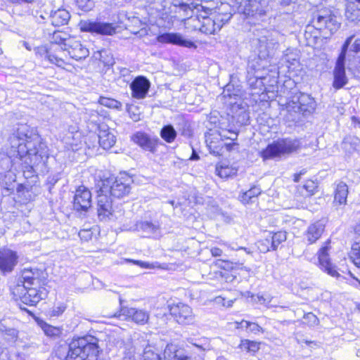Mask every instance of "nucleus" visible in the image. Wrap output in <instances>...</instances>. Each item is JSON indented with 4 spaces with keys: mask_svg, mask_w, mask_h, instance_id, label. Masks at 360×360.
Here are the masks:
<instances>
[{
    "mask_svg": "<svg viewBox=\"0 0 360 360\" xmlns=\"http://www.w3.org/2000/svg\"><path fill=\"white\" fill-rule=\"evenodd\" d=\"M63 50L67 51L69 56L76 60L85 59L89 55V49L75 37L69 38L65 44Z\"/></svg>",
    "mask_w": 360,
    "mask_h": 360,
    "instance_id": "obj_17",
    "label": "nucleus"
},
{
    "mask_svg": "<svg viewBox=\"0 0 360 360\" xmlns=\"http://www.w3.org/2000/svg\"><path fill=\"white\" fill-rule=\"evenodd\" d=\"M141 360H162L160 355L154 352L150 347L144 349Z\"/></svg>",
    "mask_w": 360,
    "mask_h": 360,
    "instance_id": "obj_53",
    "label": "nucleus"
},
{
    "mask_svg": "<svg viewBox=\"0 0 360 360\" xmlns=\"http://www.w3.org/2000/svg\"><path fill=\"white\" fill-rule=\"evenodd\" d=\"M150 82L144 76L136 77L130 84L131 95L136 99L144 98L150 89Z\"/></svg>",
    "mask_w": 360,
    "mask_h": 360,
    "instance_id": "obj_23",
    "label": "nucleus"
},
{
    "mask_svg": "<svg viewBox=\"0 0 360 360\" xmlns=\"http://www.w3.org/2000/svg\"><path fill=\"white\" fill-rule=\"evenodd\" d=\"M282 105L285 106V120L295 123L300 122L303 117L312 115L317 105L311 95L302 92L295 94L290 100Z\"/></svg>",
    "mask_w": 360,
    "mask_h": 360,
    "instance_id": "obj_2",
    "label": "nucleus"
},
{
    "mask_svg": "<svg viewBox=\"0 0 360 360\" xmlns=\"http://www.w3.org/2000/svg\"><path fill=\"white\" fill-rule=\"evenodd\" d=\"M299 60L300 53L297 49L288 48L285 51L283 60L288 64V68L295 66L296 64L299 63Z\"/></svg>",
    "mask_w": 360,
    "mask_h": 360,
    "instance_id": "obj_38",
    "label": "nucleus"
},
{
    "mask_svg": "<svg viewBox=\"0 0 360 360\" xmlns=\"http://www.w3.org/2000/svg\"><path fill=\"white\" fill-rule=\"evenodd\" d=\"M127 262H131L134 264L138 265L143 269H155L156 267H160V265L158 262L155 263H149L141 260H134V259H127Z\"/></svg>",
    "mask_w": 360,
    "mask_h": 360,
    "instance_id": "obj_56",
    "label": "nucleus"
},
{
    "mask_svg": "<svg viewBox=\"0 0 360 360\" xmlns=\"http://www.w3.org/2000/svg\"><path fill=\"white\" fill-rule=\"evenodd\" d=\"M129 117L134 122H138L140 120V115L139 113H135L129 110Z\"/></svg>",
    "mask_w": 360,
    "mask_h": 360,
    "instance_id": "obj_64",
    "label": "nucleus"
},
{
    "mask_svg": "<svg viewBox=\"0 0 360 360\" xmlns=\"http://www.w3.org/2000/svg\"><path fill=\"white\" fill-rule=\"evenodd\" d=\"M91 138L98 140L100 146L105 150L112 148L116 142L115 136L110 131L106 126L99 127L98 134H93Z\"/></svg>",
    "mask_w": 360,
    "mask_h": 360,
    "instance_id": "obj_29",
    "label": "nucleus"
},
{
    "mask_svg": "<svg viewBox=\"0 0 360 360\" xmlns=\"http://www.w3.org/2000/svg\"><path fill=\"white\" fill-rule=\"evenodd\" d=\"M99 54V60L103 63L105 66H112L115 63V59L106 50H102L98 53Z\"/></svg>",
    "mask_w": 360,
    "mask_h": 360,
    "instance_id": "obj_51",
    "label": "nucleus"
},
{
    "mask_svg": "<svg viewBox=\"0 0 360 360\" xmlns=\"http://www.w3.org/2000/svg\"><path fill=\"white\" fill-rule=\"evenodd\" d=\"M348 41L346 43L343 48V50L339 54L335 66L333 70V86L335 89H340L346 85L348 82L347 77L345 73V65H346V51Z\"/></svg>",
    "mask_w": 360,
    "mask_h": 360,
    "instance_id": "obj_10",
    "label": "nucleus"
},
{
    "mask_svg": "<svg viewBox=\"0 0 360 360\" xmlns=\"http://www.w3.org/2000/svg\"><path fill=\"white\" fill-rule=\"evenodd\" d=\"M172 4L176 7H179L181 10L186 13V15H188V11L192 13L204 12L205 14H208L213 9L212 7L195 2L193 0H172Z\"/></svg>",
    "mask_w": 360,
    "mask_h": 360,
    "instance_id": "obj_21",
    "label": "nucleus"
},
{
    "mask_svg": "<svg viewBox=\"0 0 360 360\" xmlns=\"http://www.w3.org/2000/svg\"><path fill=\"white\" fill-rule=\"evenodd\" d=\"M231 17L232 15L229 12L221 13L215 11L211 13L210 15H203L200 12L196 13L195 17L191 16L188 19V23L195 30H199L205 34H214L230 20Z\"/></svg>",
    "mask_w": 360,
    "mask_h": 360,
    "instance_id": "obj_4",
    "label": "nucleus"
},
{
    "mask_svg": "<svg viewBox=\"0 0 360 360\" xmlns=\"http://www.w3.org/2000/svg\"><path fill=\"white\" fill-rule=\"evenodd\" d=\"M222 95L225 98V102L231 105L232 108L236 107L239 108V106L241 105L240 98L242 92L239 86L234 87L231 84H226Z\"/></svg>",
    "mask_w": 360,
    "mask_h": 360,
    "instance_id": "obj_28",
    "label": "nucleus"
},
{
    "mask_svg": "<svg viewBox=\"0 0 360 360\" xmlns=\"http://www.w3.org/2000/svg\"><path fill=\"white\" fill-rule=\"evenodd\" d=\"M326 227V221L320 219L311 224L304 232V239L309 243H314L322 236Z\"/></svg>",
    "mask_w": 360,
    "mask_h": 360,
    "instance_id": "obj_27",
    "label": "nucleus"
},
{
    "mask_svg": "<svg viewBox=\"0 0 360 360\" xmlns=\"http://www.w3.org/2000/svg\"><path fill=\"white\" fill-rule=\"evenodd\" d=\"M271 239V245L273 246V250H276L279 245L287 239L286 232L278 231L276 233L269 232Z\"/></svg>",
    "mask_w": 360,
    "mask_h": 360,
    "instance_id": "obj_43",
    "label": "nucleus"
},
{
    "mask_svg": "<svg viewBox=\"0 0 360 360\" xmlns=\"http://www.w3.org/2000/svg\"><path fill=\"white\" fill-rule=\"evenodd\" d=\"M269 0H246L243 13L248 16H262L268 10Z\"/></svg>",
    "mask_w": 360,
    "mask_h": 360,
    "instance_id": "obj_22",
    "label": "nucleus"
},
{
    "mask_svg": "<svg viewBox=\"0 0 360 360\" xmlns=\"http://www.w3.org/2000/svg\"><path fill=\"white\" fill-rule=\"evenodd\" d=\"M258 249L261 252H267L270 250H273V246L271 245V239L268 233L265 238L259 240L257 243Z\"/></svg>",
    "mask_w": 360,
    "mask_h": 360,
    "instance_id": "obj_46",
    "label": "nucleus"
},
{
    "mask_svg": "<svg viewBox=\"0 0 360 360\" xmlns=\"http://www.w3.org/2000/svg\"><path fill=\"white\" fill-rule=\"evenodd\" d=\"M348 194V187L344 181H340L336 188L334 202L339 205L345 204Z\"/></svg>",
    "mask_w": 360,
    "mask_h": 360,
    "instance_id": "obj_39",
    "label": "nucleus"
},
{
    "mask_svg": "<svg viewBox=\"0 0 360 360\" xmlns=\"http://www.w3.org/2000/svg\"><path fill=\"white\" fill-rule=\"evenodd\" d=\"M0 360H12V356L7 348L0 347Z\"/></svg>",
    "mask_w": 360,
    "mask_h": 360,
    "instance_id": "obj_58",
    "label": "nucleus"
},
{
    "mask_svg": "<svg viewBox=\"0 0 360 360\" xmlns=\"http://www.w3.org/2000/svg\"><path fill=\"white\" fill-rule=\"evenodd\" d=\"M164 360H192L174 345H167L164 350Z\"/></svg>",
    "mask_w": 360,
    "mask_h": 360,
    "instance_id": "obj_32",
    "label": "nucleus"
},
{
    "mask_svg": "<svg viewBox=\"0 0 360 360\" xmlns=\"http://www.w3.org/2000/svg\"><path fill=\"white\" fill-rule=\"evenodd\" d=\"M302 183L297 187V191L301 195L309 197L317 192V181H302Z\"/></svg>",
    "mask_w": 360,
    "mask_h": 360,
    "instance_id": "obj_37",
    "label": "nucleus"
},
{
    "mask_svg": "<svg viewBox=\"0 0 360 360\" xmlns=\"http://www.w3.org/2000/svg\"><path fill=\"white\" fill-rule=\"evenodd\" d=\"M81 177L89 180H110L109 177L104 175L103 171L98 170L94 167H90L82 171Z\"/></svg>",
    "mask_w": 360,
    "mask_h": 360,
    "instance_id": "obj_36",
    "label": "nucleus"
},
{
    "mask_svg": "<svg viewBox=\"0 0 360 360\" xmlns=\"http://www.w3.org/2000/svg\"><path fill=\"white\" fill-rule=\"evenodd\" d=\"M65 307L64 305H60L59 307H56L53 308L52 311L53 316H59L65 311Z\"/></svg>",
    "mask_w": 360,
    "mask_h": 360,
    "instance_id": "obj_62",
    "label": "nucleus"
},
{
    "mask_svg": "<svg viewBox=\"0 0 360 360\" xmlns=\"http://www.w3.org/2000/svg\"><path fill=\"white\" fill-rule=\"evenodd\" d=\"M360 142L359 139L356 137H347L345 138L342 143L346 146L347 143L358 145Z\"/></svg>",
    "mask_w": 360,
    "mask_h": 360,
    "instance_id": "obj_60",
    "label": "nucleus"
},
{
    "mask_svg": "<svg viewBox=\"0 0 360 360\" xmlns=\"http://www.w3.org/2000/svg\"><path fill=\"white\" fill-rule=\"evenodd\" d=\"M70 18L69 12L65 9H58L50 15L51 23L55 27L66 25Z\"/></svg>",
    "mask_w": 360,
    "mask_h": 360,
    "instance_id": "obj_34",
    "label": "nucleus"
},
{
    "mask_svg": "<svg viewBox=\"0 0 360 360\" xmlns=\"http://www.w3.org/2000/svg\"><path fill=\"white\" fill-rule=\"evenodd\" d=\"M304 319L308 321L311 325H316L318 323V319L313 313H307L304 316Z\"/></svg>",
    "mask_w": 360,
    "mask_h": 360,
    "instance_id": "obj_59",
    "label": "nucleus"
},
{
    "mask_svg": "<svg viewBox=\"0 0 360 360\" xmlns=\"http://www.w3.org/2000/svg\"><path fill=\"white\" fill-rule=\"evenodd\" d=\"M100 103L105 107L112 109L121 110L122 103L119 101L107 97H101Z\"/></svg>",
    "mask_w": 360,
    "mask_h": 360,
    "instance_id": "obj_48",
    "label": "nucleus"
},
{
    "mask_svg": "<svg viewBox=\"0 0 360 360\" xmlns=\"http://www.w3.org/2000/svg\"><path fill=\"white\" fill-rule=\"evenodd\" d=\"M127 230L136 231L146 234L147 236H158L160 234V226L158 221H139Z\"/></svg>",
    "mask_w": 360,
    "mask_h": 360,
    "instance_id": "obj_24",
    "label": "nucleus"
},
{
    "mask_svg": "<svg viewBox=\"0 0 360 360\" xmlns=\"http://www.w3.org/2000/svg\"><path fill=\"white\" fill-rule=\"evenodd\" d=\"M261 193V190L257 186L250 188L248 191L242 193L240 196V200L243 204L249 203L252 198L257 197Z\"/></svg>",
    "mask_w": 360,
    "mask_h": 360,
    "instance_id": "obj_45",
    "label": "nucleus"
},
{
    "mask_svg": "<svg viewBox=\"0 0 360 360\" xmlns=\"http://www.w3.org/2000/svg\"><path fill=\"white\" fill-rule=\"evenodd\" d=\"M345 17L351 22L360 21V0H345Z\"/></svg>",
    "mask_w": 360,
    "mask_h": 360,
    "instance_id": "obj_31",
    "label": "nucleus"
},
{
    "mask_svg": "<svg viewBox=\"0 0 360 360\" xmlns=\"http://www.w3.org/2000/svg\"><path fill=\"white\" fill-rule=\"evenodd\" d=\"M311 23L316 30H328L330 33L335 32L340 25L336 17L328 10H321L314 13Z\"/></svg>",
    "mask_w": 360,
    "mask_h": 360,
    "instance_id": "obj_9",
    "label": "nucleus"
},
{
    "mask_svg": "<svg viewBox=\"0 0 360 360\" xmlns=\"http://www.w3.org/2000/svg\"><path fill=\"white\" fill-rule=\"evenodd\" d=\"M160 136L165 141L171 143L176 139L177 132L173 125L169 124L162 127Z\"/></svg>",
    "mask_w": 360,
    "mask_h": 360,
    "instance_id": "obj_40",
    "label": "nucleus"
},
{
    "mask_svg": "<svg viewBox=\"0 0 360 360\" xmlns=\"http://www.w3.org/2000/svg\"><path fill=\"white\" fill-rule=\"evenodd\" d=\"M97 213L98 218L102 221L110 220L112 219L114 215L112 200L103 192L98 191Z\"/></svg>",
    "mask_w": 360,
    "mask_h": 360,
    "instance_id": "obj_15",
    "label": "nucleus"
},
{
    "mask_svg": "<svg viewBox=\"0 0 360 360\" xmlns=\"http://www.w3.org/2000/svg\"><path fill=\"white\" fill-rule=\"evenodd\" d=\"M350 258L354 264L360 268V242L352 245L350 251Z\"/></svg>",
    "mask_w": 360,
    "mask_h": 360,
    "instance_id": "obj_50",
    "label": "nucleus"
},
{
    "mask_svg": "<svg viewBox=\"0 0 360 360\" xmlns=\"http://www.w3.org/2000/svg\"><path fill=\"white\" fill-rule=\"evenodd\" d=\"M6 169L12 162L25 164L23 176H34V167L44 163L49 158V149L37 131L27 124H18L8 136L5 146Z\"/></svg>",
    "mask_w": 360,
    "mask_h": 360,
    "instance_id": "obj_1",
    "label": "nucleus"
},
{
    "mask_svg": "<svg viewBox=\"0 0 360 360\" xmlns=\"http://www.w3.org/2000/svg\"><path fill=\"white\" fill-rule=\"evenodd\" d=\"M10 289L15 300H20L30 306L36 305L40 300L45 299L48 294L44 287H27L20 283L11 285Z\"/></svg>",
    "mask_w": 360,
    "mask_h": 360,
    "instance_id": "obj_6",
    "label": "nucleus"
},
{
    "mask_svg": "<svg viewBox=\"0 0 360 360\" xmlns=\"http://www.w3.org/2000/svg\"><path fill=\"white\" fill-rule=\"evenodd\" d=\"M45 59L60 68H63L65 65V62L63 59L49 51H46Z\"/></svg>",
    "mask_w": 360,
    "mask_h": 360,
    "instance_id": "obj_52",
    "label": "nucleus"
},
{
    "mask_svg": "<svg viewBox=\"0 0 360 360\" xmlns=\"http://www.w3.org/2000/svg\"><path fill=\"white\" fill-rule=\"evenodd\" d=\"M141 349H138L136 345L131 342H128L124 345L123 350L122 360H136L137 356L141 359L143 354H140ZM144 350L143 351V354ZM141 360V359H139Z\"/></svg>",
    "mask_w": 360,
    "mask_h": 360,
    "instance_id": "obj_35",
    "label": "nucleus"
},
{
    "mask_svg": "<svg viewBox=\"0 0 360 360\" xmlns=\"http://www.w3.org/2000/svg\"><path fill=\"white\" fill-rule=\"evenodd\" d=\"M300 148V141L296 139H281L269 144L261 151V157L264 160L279 158L285 154H290Z\"/></svg>",
    "mask_w": 360,
    "mask_h": 360,
    "instance_id": "obj_7",
    "label": "nucleus"
},
{
    "mask_svg": "<svg viewBox=\"0 0 360 360\" xmlns=\"http://www.w3.org/2000/svg\"><path fill=\"white\" fill-rule=\"evenodd\" d=\"M46 273L42 270L31 268L25 269L22 271L20 279L17 283L27 285V287H43L46 278Z\"/></svg>",
    "mask_w": 360,
    "mask_h": 360,
    "instance_id": "obj_12",
    "label": "nucleus"
},
{
    "mask_svg": "<svg viewBox=\"0 0 360 360\" xmlns=\"http://www.w3.org/2000/svg\"><path fill=\"white\" fill-rule=\"evenodd\" d=\"M157 40L160 43L171 44L186 48H194L197 46L191 40L185 39L179 33L165 32L157 37Z\"/></svg>",
    "mask_w": 360,
    "mask_h": 360,
    "instance_id": "obj_18",
    "label": "nucleus"
},
{
    "mask_svg": "<svg viewBox=\"0 0 360 360\" xmlns=\"http://www.w3.org/2000/svg\"><path fill=\"white\" fill-rule=\"evenodd\" d=\"M91 206V193L83 186H79L75 191L73 201L74 209L77 212H86Z\"/></svg>",
    "mask_w": 360,
    "mask_h": 360,
    "instance_id": "obj_16",
    "label": "nucleus"
},
{
    "mask_svg": "<svg viewBox=\"0 0 360 360\" xmlns=\"http://www.w3.org/2000/svg\"><path fill=\"white\" fill-rule=\"evenodd\" d=\"M98 340L94 336L73 339L69 345L67 360H97Z\"/></svg>",
    "mask_w": 360,
    "mask_h": 360,
    "instance_id": "obj_3",
    "label": "nucleus"
},
{
    "mask_svg": "<svg viewBox=\"0 0 360 360\" xmlns=\"http://www.w3.org/2000/svg\"><path fill=\"white\" fill-rule=\"evenodd\" d=\"M132 178H133V174H131V173L127 172H120V176H116L115 178V180H122V179H132Z\"/></svg>",
    "mask_w": 360,
    "mask_h": 360,
    "instance_id": "obj_61",
    "label": "nucleus"
},
{
    "mask_svg": "<svg viewBox=\"0 0 360 360\" xmlns=\"http://www.w3.org/2000/svg\"><path fill=\"white\" fill-rule=\"evenodd\" d=\"M131 140L143 150L155 153L159 139L151 138L148 134L143 131H137L131 136Z\"/></svg>",
    "mask_w": 360,
    "mask_h": 360,
    "instance_id": "obj_19",
    "label": "nucleus"
},
{
    "mask_svg": "<svg viewBox=\"0 0 360 360\" xmlns=\"http://www.w3.org/2000/svg\"><path fill=\"white\" fill-rule=\"evenodd\" d=\"M169 313L179 324L189 325L195 321L192 309L187 304L179 302L169 305Z\"/></svg>",
    "mask_w": 360,
    "mask_h": 360,
    "instance_id": "obj_11",
    "label": "nucleus"
},
{
    "mask_svg": "<svg viewBox=\"0 0 360 360\" xmlns=\"http://www.w3.org/2000/svg\"><path fill=\"white\" fill-rule=\"evenodd\" d=\"M348 41L346 51V61H348L347 68L351 69L352 60L355 58V54L360 52V39H356L354 40V37H348L342 46L341 51L343 50L344 46Z\"/></svg>",
    "mask_w": 360,
    "mask_h": 360,
    "instance_id": "obj_30",
    "label": "nucleus"
},
{
    "mask_svg": "<svg viewBox=\"0 0 360 360\" xmlns=\"http://www.w3.org/2000/svg\"><path fill=\"white\" fill-rule=\"evenodd\" d=\"M329 245L330 242H326L325 245L320 248L317 253L319 266L322 271L327 273L330 276L338 278L340 276V274L338 272L336 266L330 262L328 253L330 249Z\"/></svg>",
    "mask_w": 360,
    "mask_h": 360,
    "instance_id": "obj_14",
    "label": "nucleus"
},
{
    "mask_svg": "<svg viewBox=\"0 0 360 360\" xmlns=\"http://www.w3.org/2000/svg\"><path fill=\"white\" fill-rule=\"evenodd\" d=\"M266 59H260L258 56L250 59L248 61L247 67V77L249 82L252 79H265L264 72L266 66Z\"/></svg>",
    "mask_w": 360,
    "mask_h": 360,
    "instance_id": "obj_20",
    "label": "nucleus"
},
{
    "mask_svg": "<svg viewBox=\"0 0 360 360\" xmlns=\"http://www.w3.org/2000/svg\"><path fill=\"white\" fill-rule=\"evenodd\" d=\"M217 135L219 138L220 141L224 139H230L231 141H234L238 137V133L231 129H222L221 131H219Z\"/></svg>",
    "mask_w": 360,
    "mask_h": 360,
    "instance_id": "obj_54",
    "label": "nucleus"
},
{
    "mask_svg": "<svg viewBox=\"0 0 360 360\" xmlns=\"http://www.w3.org/2000/svg\"><path fill=\"white\" fill-rule=\"evenodd\" d=\"M188 341L195 347L202 352L210 351L212 349V347L210 344V340L205 337H202L196 340L190 338Z\"/></svg>",
    "mask_w": 360,
    "mask_h": 360,
    "instance_id": "obj_41",
    "label": "nucleus"
},
{
    "mask_svg": "<svg viewBox=\"0 0 360 360\" xmlns=\"http://www.w3.org/2000/svg\"><path fill=\"white\" fill-rule=\"evenodd\" d=\"M239 347L241 350L250 353H255L259 349V342L249 340H242Z\"/></svg>",
    "mask_w": 360,
    "mask_h": 360,
    "instance_id": "obj_44",
    "label": "nucleus"
},
{
    "mask_svg": "<svg viewBox=\"0 0 360 360\" xmlns=\"http://www.w3.org/2000/svg\"><path fill=\"white\" fill-rule=\"evenodd\" d=\"M216 172L217 175L221 178H228L231 177V174H235L236 172H233V169L229 167H220L216 168Z\"/></svg>",
    "mask_w": 360,
    "mask_h": 360,
    "instance_id": "obj_57",
    "label": "nucleus"
},
{
    "mask_svg": "<svg viewBox=\"0 0 360 360\" xmlns=\"http://www.w3.org/2000/svg\"><path fill=\"white\" fill-rule=\"evenodd\" d=\"M79 26L82 32L106 36L114 35L117 28L113 23L93 20H82Z\"/></svg>",
    "mask_w": 360,
    "mask_h": 360,
    "instance_id": "obj_8",
    "label": "nucleus"
},
{
    "mask_svg": "<svg viewBox=\"0 0 360 360\" xmlns=\"http://www.w3.org/2000/svg\"><path fill=\"white\" fill-rule=\"evenodd\" d=\"M210 252L213 257H219L222 255V250L217 247L212 248Z\"/></svg>",
    "mask_w": 360,
    "mask_h": 360,
    "instance_id": "obj_63",
    "label": "nucleus"
},
{
    "mask_svg": "<svg viewBox=\"0 0 360 360\" xmlns=\"http://www.w3.org/2000/svg\"><path fill=\"white\" fill-rule=\"evenodd\" d=\"M120 316L130 319L138 324H145L149 319V314L144 310L136 308L123 307L121 309Z\"/></svg>",
    "mask_w": 360,
    "mask_h": 360,
    "instance_id": "obj_26",
    "label": "nucleus"
},
{
    "mask_svg": "<svg viewBox=\"0 0 360 360\" xmlns=\"http://www.w3.org/2000/svg\"><path fill=\"white\" fill-rule=\"evenodd\" d=\"M18 262L16 252L11 250L0 251V271L6 274L11 272Z\"/></svg>",
    "mask_w": 360,
    "mask_h": 360,
    "instance_id": "obj_25",
    "label": "nucleus"
},
{
    "mask_svg": "<svg viewBox=\"0 0 360 360\" xmlns=\"http://www.w3.org/2000/svg\"><path fill=\"white\" fill-rule=\"evenodd\" d=\"M179 131L181 134L185 137L189 138L193 135V131L191 128L190 124L186 121H182L179 124Z\"/></svg>",
    "mask_w": 360,
    "mask_h": 360,
    "instance_id": "obj_55",
    "label": "nucleus"
},
{
    "mask_svg": "<svg viewBox=\"0 0 360 360\" xmlns=\"http://www.w3.org/2000/svg\"><path fill=\"white\" fill-rule=\"evenodd\" d=\"M251 41L253 51L260 59H266L274 55L279 44L274 34L266 29H256Z\"/></svg>",
    "mask_w": 360,
    "mask_h": 360,
    "instance_id": "obj_5",
    "label": "nucleus"
},
{
    "mask_svg": "<svg viewBox=\"0 0 360 360\" xmlns=\"http://www.w3.org/2000/svg\"><path fill=\"white\" fill-rule=\"evenodd\" d=\"M236 325L237 328H245L248 331L253 333L255 334H257L260 332H263L262 328L261 326H259L256 323L249 322V321L243 320L240 322H236Z\"/></svg>",
    "mask_w": 360,
    "mask_h": 360,
    "instance_id": "obj_42",
    "label": "nucleus"
},
{
    "mask_svg": "<svg viewBox=\"0 0 360 360\" xmlns=\"http://www.w3.org/2000/svg\"><path fill=\"white\" fill-rule=\"evenodd\" d=\"M219 138L215 132H209L205 134V142L210 149V152L214 155H219L222 149V143L219 141Z\"/></svg>",
    "mask_w": 360,
    "mask_h": 360,
    "instance_id": "obj_33",
    "label": "nucleus"
},
{
    "mask_svg": "<svg viewBox=\"0 0 360 360\" xmlns=\"http://www.w3.org/2000/svg\"><path fill=\"white\" fill-rule=\"evenodd\" d=\"M41 328L45 335L51 338L58 337L61 333L59 328L52 326L46 323H41Z\"/></svg>",
    "mask_w": 360,
    "mask_h": 360,
    "instance_id": "obj_47",
    "label": "nucleus"
},
{
    "mask_svg": "<svg viewBox=\"0 0 360 360\" xmlns=\"http://www.w3.org/2000/svg\"><path fill=\"white\" fill-rule=\"evenodd\" d=\"M99 192H103L108 195L110 193L115 198H122L131 191L129 184L122 181H98Z\"/></svg>",
    "mask_w": 360,
    "mask_h": 360,
    "instance_id": "obj_13",
    "label": "nucleus"
},
{
    "mask_svg": "<svg viewBox=\"0 0 360 360\" xmlns=\"http://www.w3.org/2000/svg\"><path fill=\"white\" fill-rule=\"evenodd\" d=\"M69 38L70 37H68V34L65 32L56 31L53 34L52 41L56 44L62 45L63 46L61 49H63V48H65V44Z\"/></svg>",
    "mask_w": 360,
    "mask_h": 360,
    "instance_id": "obj_49",
    "label": "nucleus"
}]
</instances>
